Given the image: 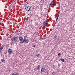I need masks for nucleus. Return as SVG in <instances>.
<instances>
[{
	"label": "nucleus",
	"mask_w": 75,
	"mask_h": 75,
	"mask_svg": "<svg viewBox=\"0 0 75 75\" xmlns=\"http://www.w3.org/2000/svg\"><path fill=\"white\" fill-rule=\"evenodd\" d=\"M17 39H18V38L17 37H14L12 39V41L13 42H16L17 41Z\"/></svg>",
	"instance_id": "f03ea898"
},
{
	"label": "nucleus",
	"mask_w": 75,
	"mask_h": 75,
	"mask_svg": "<svg viewBox=\"0 0 75 75\" xmlns=\"http://www.w3.org/2000/svg\"><path fill=\"white\" fill-rule=\"evenodd\" d=\"M46 71L45 68L44 67H42L41 69V72H45Z\"/></svg>",
	"instance_id": "7ed1b4c3"
},
{
	"label": "nucleus",
	"mask_w": 75,
	"mask_h": 75,
	"mask_svg": "<svg viewBox=\"0 0 75 75\" xmlns=\"http://www.w3.org/2000/svg\"><path fill=\"white\" fill-rule=\"evenodd\" d=\"M54 38H57V36H54Z\"/></svg>",
	"instance_id": "5701e85b"
},
{
	"label": "nucleus",
	"mask_w": 75,
	"mask_h": 75,
	"mask_svg": "<svg viewBox=\"0 0 75 75\" xmlns=\"http://www.w3.org/2000/svg\"><path fill=\"white\" fill-rule=\"evenodd\" d=\"M45 38H41L42 40H45Z\"/></svg>",
	"instance_id": "f3484780"
},
{
	"label": "nucleus",
	"mask_w": 75,
	"mask_h": 75,
	"mask_svg": "<svg viewBox=\"0 0 75 75\" xmlns=\"http://www.w3.org/2000/svg\"><path fill=\"white\" fill-rule=\"evenodd\" d=\"M12 75H16V74L14 73H13L12 74Z\"/></svg>",
	"instance_id": "6ab92c4d"
},
{
	"label": "nucleus",
	"mask_w": 75,
	"mask_h": 75,
	"mask_svg": "<svg viewBox=\"0 0 75 75\" xmlns=\"http://www.w3.org/2000/svg\"><path fill=\"white\" fill-rule=\"evenodd\" d=\"M36 57H39V56H40V54H36Z\"/></svg>",
	"instance_id": "4468645a"
},
{
	"label": "nucleus",
	"mask_w": 75,
	"mask_h": 75,
	"mask_svg": "<svg viewBox=\"0 0 75 75\" xmlns=\"http://www.w3.org/2000/svg\"><path fill=\"white\" fill-rule=\"evenodd\" d=\"M34 70H37V68H35L34 69Z\"/></svg>",
	"instance_id": "4be33fe9"
},
{
	"label": "nucleus",
	"mask_w": 75,
	"mask_h": 75,
	"mask_svg": "<svg viewBox=\"0 0 75 75\" xmlns=\"http://www.w3.org/2000/svg\"><path fill=\"white\" fill-rule=\"evenodd\" d=\"M25 10L26 11H31V8L30 6H25Z\"/></svg>",
	"instance_id": "f257e3e1"
},
{
	"label": "nucleus",
	"mask_w": 75,
	"mask_h": 75,
	"mask_svg": "<svg viewBox=\"0 0 75 75\" xmlns=\"http://www.w3.org/2000/svg\"><path fill=\"white\" fill-rule=\"evenodd\" d=\"M48 24V23L47 22V21H45L44 22L43 25H44L45 26H46V25H47Z\"/></svg>",
	"instance_id": "0eeeda50"
},
{
	"label": "nucleus",
	"mask_w": 75,
	"mask_h": 75,
	"mask_svg": "<svg viewBox=\"0 0 75 75\" xmlns=\"http://www.w3.org/2000/svg\"><path fill=\"white\" fill-rule=\"evenodd\" d=\"M16 74H16V75H18V73H16Z\"/></svg>",
	"instance_id": "aec40b11"
},
{
	"label": "nucleus",
	"mask_w": 75,
	"mask_h": 75,
	"mask_svg": "<svg viewBox=\"0 0 75 75\" xmlns=\"http://www.w3.org/2000/svg\"><path fill=\"white\" fill-rule=\"evenodd\" d=\"M25 41L26 44H27V43H28V39H25V38H24V40H23L21 42V43H23V42H24Z\"/></svg>",
	"instance_id": "20e7f679"
},
{
	"label": "nucleus",
	"mask_w": 75,
	"mask_h": 75,
	"mask_svg": "<svg viewBox=\"0 0 75 75\" xmlns=\"http://www.w3.org/2000/svg\"><path fill=\"white\" fill-rule=\"evenodd\" d=\"M59 55H61V54L60 53H59L58 54V56H59Z\"/></svg>",
	"instance_id": "a211bd4d"
},
{
	"label": "nucleus",
	"mask_w": 75,
	"mask_h": 75,
	"mask_svg": "<svg viewBox=\"0 0 75 75\" xmlns=\"http://www.w3.org/2000/svg\"><path fill=\"white\" fill-rule=\"evenodd\" d=\"M1 61L2 62H5V60H4L3 59H1Z\"/></svg>",
	"instance_id": "9b49d317"
},
{
	"label": "nucleus",
	"mask_w": 75,
	"mask_h": 75,
	"mask_svg": "<svg viewBox=\"0 0 75 75\" xmlns=\"http://www.w3.org/2000/svg\"><path fill=\"white\" fill-rule=\"evenodd\" d=\"M39 40H42L41 38H39Z\"/></svg>",
	"instance_id": "412c9836"
},
{
	"label": "nucleus",
	"mask_w": 75,
	"mask_h": 75,
	"mask_svg": "<svg viewBox=\"0 0 75 75\" xmlns=\"http://www.w3.org/2000/svg\"><path fill=\"white\" fill-rule=\"evenodd\" d=\"M55 4L54 3V1H52L49 5V7H51V5H55Z\"/></svg>",
	"instance_id": "423d86ee"
},
{
	"label": "nucleus",
	"mask_w": 75,
	"mask_h": 75,
	"mask_svg": "<svg viewBox=\"0 0 75 75\" xmlns=\"http://www.w3.org/2000/svg\"><path fill=\"white\" fill-rule=\"evenodd\" d=\"M33 47H35V45H33Z\"/></svg>",
	"instance_id": "b1692460"
},
{
	"label": "nucleus",
	"mask_w": 75,
	"mask_h": 75,
	"mask_svg": "<svg viewBox=\"0 0 75 75\" xmlns=\"http://www.w3.org/2000/svg\"><path fill=\"white\" fill-rule=\"evenodd\" d=\"M59 15L58 16H57V18H56V22L57 21V20H58V17H59Z\"/></svg>",
	"instance_id": "ddd939ff"
},
{
	"label": "nucleus",
	"mask_w": 75,
	"mask_h": 75,
	"mask_svg": "<svg viewBox=\"0 0 75 75\" xmlns=\"http://www.w3.org/2000/svg\"><path fill=\"white\" fill-rule=\"evenodd\" d=\"M3 49V47H0V52L1 51V50Z\"/></svg>",
	"instance_id": "1a4fd4ad"
},
{
	"label": "nucleus",
	"mask_w": 75,
	"mask_h": 75,
	"mask_svg": "<svg viewBox=\"0 0 75 75\" xmlns=\"http://www.w3.org/2000/svg\"><path fill=\"white\" fill-rule=\"evenodd\" d=\"M8 52L10 54H13V50H12L10 49L8 50Z\"/></svg>",
	"instance_id": "39448f33"
},
{
	"label": "nucleus",
	"mask_w": 75,
	"mask_h": 75,
	"mask_svg": "<svg viewBox=\"0 0 75 75\" xmlns=\"http://www.w3.org/2000/svg\"><path fill=\"white\" fill-rule=\"evenodd\" d=\"M19 39L20 41H22L23 40V38L21 37H19Z\"/></svg>",
	"instance_id": "6e6552de"
},
{
	"label": "nucleus",
	"mask_w": 75,
	"mask_h": 75,
	"mask_svg": "<svg viewBox=\"0 0 75 75\" xmlns=\"http://www.w3.org/2000/svg\"><path fill=\"white\" fill-rule=\"evenodd\" d=\"M37 69H40V65H38L37 67Z\"/></svg>",
	"instance_id": "9d476101"
},
{
	"label": "nucleus",
	"mask_w": 75,
	"mask_h": 75,
	"mask_svg": "<svg viewBox=\"0 0 75 75\" xmlns=\"http://www.w3.org/2000/svg\"><path fill=\"white\" fill-rule=\"evenodd\" d=\"M45 26H45L44 25H43V27L44 28H45Z\"/></svg>",
	"instance_id": "2eb2a0df"
},
{
	"label": "nucleus",
	"mask_w": 75,
	"mask_h": 75,
	"mask_svg": "<svg viewBox=\"0 0 75 75\" xmlns=\"http://www.w3.org/2000/svg\"><path fill=\"white\" fill-rule=\"evenodd\" d=\"M61 61H62V62H64V61H65V60H64V59H61Z\"/></svg>",
	"instance_id": "f8f14e48"
},
{
	"label": "nucleus",
	"mask_w": 75,
	"mask_h": 75,
	"mask_svg": "<svg viewBox=\"0 0 75 75\" xmlns=\"http://www.w3.org/2000/svg\"><path fill=\"white\" fill-rule=\"evenodd\" d=\"M52 74L54 75H55V72H53V73H52Z\"/></svg>",
	"instance_id": "dca6fc26"
}]
</instances>
